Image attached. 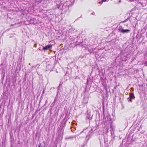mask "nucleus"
<instances>
[{
	"label": "nucleus",
	"mask_w": 147,
	"mask_h": 147,
	"mask_svg": "<svg viewBox=\"0 0 147 147\" xmlns=\"http://www.w3.org/2000/svg\"><path fill=\"white\" fill-rule=\"evenodd\" d=\"M88 79H87V83H88Z\"/></svg>",
	"instance_id": "nucleus-29"
},
{
	"label": "nucleus",
	"mask_w": 147,
	"mask_h": 147,
	"mask_svg": "<svg viewBox=\"0 0 147 147\" xmlns=\"http://www.w3.org/2000/svg\"><path fill=\"white\" fill-rule=\"evenodd\" d=\"M119 31L123 33H127L130 32V30L129 29H123L122 27L120 26L119 27L118 29Z\"/></svg>",
	"instance_id": "nucleus-3"
},
{
	"label": "nucleus",
	"mask_w": 147,
	"mask_h": 147,
	"mask_svg": "<svg viewBox=\"0 0 147 147\" xmlns=\"http://www.w3.org/2000/svg\"><path fill=\"white\" fill-rule=\"evenodd\" d=\"M82 132H83V131H82V132H81L80 133V134H81V133H82Z\"/></svg>",
	"instance_id": "nucleus-33"
},
{
	"label": "nucleus",
	"mask_w": 147,
	"mask_h": 147,
	"mask_svg": "<svg viewBox=\"0 0 147 147\" xmlns=\"http://www.w3.org/2000/svg\"><path fill=\"white\" fill-rule=\"evenodd\" d=\"M38 147H45V146H43V145L40 142Z\"/></svg>",
	"instance_id": "nucleus-12"
},
{
	"label": "nucleus",
	"mask_w": 147,
	"mask_h": 147,
	"mask_svg": "<svg viewBox=\"0 0 147 147\" xmlns=\"http://www.w3.org/2000/svg\"><path fill=\"white\" fill-rule=\"evenodd\" d=\"M26 75H27L26 73V72H25V75L24 76V77L23 79L24 82L25 81H26Z\"/></svg>",
	"instance_id": "nucleus-11"
},
{
	"label": "nucleus",
	"mask_w": 147,
	"mask_h": 147,
	"mask_svg": "<svg viewBox=\"0 0 147 147\" xmlns=\"http://www.w3.org/2000/svg\"><path fill=\"white\" fill-rule=\"evenodd\" d=\"M96 129H94L93 128L91 129V130L88 133L87 135L86 136V141H87L89 139L90 137L93 135V132Z\"/></svg>",
	"instance_id": "nucleus-2"
},
{
	"label": "nucleus",
	"mask_w": 147,
	"mask_h": 147,
	"mask_svg": "<svg viewBox=\"0 0 147 147\" xmlns=\"http://www.w3.org/2000/svg\"><path fill=\"white\" fill-rule=\"evenodd\" d=\"M95 14V13L94 12H93L92 13H91L92 15H94Z\"/></svg>",
	"instance_id": "nucleus-26"
},
{
	"label": "nucleus",
	"mask_w": 147,
	"mask_h": 147,
	"mask_svg": "<svg viewBox=\"0 0 147 147\" xmlns=\"http://www.w3.org/2000/svg\"><path fill=\"white\" fill-rule=\"evenodd\" d=\"M35 115V114H34L32 115V119H33L34 117V116Z\"/></svg>",
	"instance_id": "nucleus-22"
},
{
	"label": "nucleus",
	"mask_w": 147,
	"mask_h": 147,
	"mask_svg": "<svg viewBox=\"0 0 147 147\" xmlns=\"http://www.w3.org/2000/svg\"><path fill=\"white\" fill-rule=\"evenodd\" d=\"M34 45V46H35V45Z\"/></svg>",
	"instance_id": "nucleus-35"
},
{
	"label": "nucleus",
	"mask_w": 147,
	"mask_h": 147,
	"mask_svg": "<svg viewBox=\"0 0 147 147\" xmlns=\"http://www.w3.org/2000/svg\"><path fill=\"white\" fill-rule=\"evenodd\" d=\"M86 90H85V91H84V93H86Z\"/></svg>",
	"instance_id": "nucleus-27"
},
{
	"label": "nucleus",
	"mask_w": 147,
	"mask_h": 147,
	"mask_svg": "<svg viewBox=\"0 0 147 147\" xmlns=\"http://www.w3.org/2000/svg\"><path fill=\"white\" fill-rule=\"evenodd\" d=\"M29 65H30V63H29Z\"/></svg>",
	"instance_id": "nucleus-31"
},
{
	"label": "nucleus",
	"mask_w": 147,
	"mask_h": 147,
	"mask_svg": "<svg viewBox=\"0 0 147 147\" xmlns=\"http://www.w3.org/2000/svg\"><path fill=\"white\" fill-rule=\"evenodd\" d=\"M107 0H102L101 1L102 2V3L104 2H105Z\"/></svg>",
	"instance_id": "nucleus-21"
},
{
	"label": "nucleus",
	"mask_w": 147,
	"mask_h": 147,
	"mask_svg": "<svg viewBox=\"0 0 147 147\" xmlns=\"http://www.w3.org/2000/svg\"><path fill=\"white\" fill-rule=\"evenodd\" d=\"M55 102V101L54 100V101L52 103V104L53 105H54L55 104V102Z\"/></svg>",
	"instance_id": "nucleus-20"
},
{
	"label": "nucleus",
	"mask_w": 147,
	"mask_h": 147,
	"mask_svg": "<svg viewBox=\"0 0 147 147\" xmlns=\"http://www.w3.org/2000/svg\"><path fill=\"white\" fill-rule=\"evenodd\" d=\"M10 142H14V140L13 138V135H11V134H10Z\"/></svg>",
	"instance_id": "nucleus-8"
},
{
	"label": "nucleus",
	"mask_w": 147,
	"mask_h": 147,
	"mask_svg": "<svg viewBox=\"0 0 147 147\" xmlns=\"http://www.w3.org/2000/svg\"><path fill=\"white\" fill-rule=\"evenodd\" d=\"M88 51L90 52V54H91V53H93V52H92V51H91V50L92 51H93V50L92 49H88Z\"/></svg>",
	"instance_id": "nucleus-13"
},
{
	"label": "nucleus",
	"mask_w": 147,
	"mask_h": 147,
	"mask_svg": "<svg viewBox=\"0 0 147 147\" xmlns=\"http://www.w3.org/2000/svg\"><path fill=\"white\" fill-rule=\"evenodd\" d=\"M44 92V91H43V93Z\"/></svg>",
	"instance_id": "nucleus-36"
},
{
	"label": "nucleus",
	"mask_w": 147,
	"mask_h": 147,
	"mask_svg": "<svg viewBox=\"0 0 147 147\" xmlns=\"http://www.w3.org/2000/svg\"><path fill=\"white\" fill-rule=\"evenodd\" d=\"M131 90H134V88L133 87H132L131 88Z\"/></svg>",
	"instance_id": "nucleus-24"
},
{
	"label": "nucleus",
	"mask_w": 147,
	"mask_h": 147,
	"mask_svg": "<svg viewBox=\"0 0 147 147\" xmlns=\"http://www.w3.org/2000/svg\"><path fill=\"white\" fill-rule=\"evenodd\" d=\"M112 122V121H111V123ZM110 123H111V122H110Z\"/></svg>",
	"instance_id": "nucleus-34"
},
{
	"label": "nucleus",
	"mask_w": 147,
	"mask_h": 147,
	"mask_svg": "<svg viewBox=\"0 0 147 147\" xmlns=\"http://www.w3.org/2000/svg\"><path fill=\"white\" fill-rule=\"evenodd\" d=\"M74 78L75 79H80V77L78 76H76L75 77H74Z\"/></svg>",
	"instance_id": "nucleus-17"
},
{
	"label": "nucleus",
	"mask_w": 147,
	"mask_h": 147,
	"mask_svg": "<svg viewBox=\"0 0 147 147\" xmlns=\"http://www.w3.org/2000/svg\"><path fill=\"white\" fill-rule=\"evenodd\" d=\"M58 89H57V90H58V91L57 92V94H56V97H55V98L54 99V101H55V102H56L57 100V97H58V93H59V86L58 87Z\"/></svg>",
	"instance_id": "nucleus-9"
},
{
	"label": "nucleus",
	"mask_w": 147,
	"mask_h": 147,
	"mask_svg": "<svg viewBox=\"0 0 147 147\" xmlns=\"http://www.w3.org/2000/svg\"><path fill=\"white\" fill-rule=\"evenodd\" d=\"M63 128L61 127H60L59 129V132L60 133V134H62V135L63 136Z\"/></svg>",
	"instance_id": "nucleus-6"
},
{
	"label": "nucleus",
	"mask_w": 147,
	"mask_h": 147,
	"mask_svg": "<svg viewBox=\"0 0 147 147\" xmlns=\"http://www.w3.org/2000/svg\"><path fill=\"white\" fill-rule=\"evenodd\" d=\"M57 8L61 10L62 11L66 12L69 8L68 5H67L65 3L64 4L61 3L60 0H55Z\"/></svg>",
	"instance_id": "nucleus-1"
},
{
	"label": "nucleus",
	"mask_w": 147,
	"mask_h": 147,
	"mask_svg": "<svg viewBox=\"0 0 147 147\" xmlns=\"http://www.w3.org/2000/svg\"><path fill=\"white\" fill-rule=\"evenodd\" d=\"M119 2H121V0H120L119 1Z\"/></svg>",
	"instance_id": "nucleus-32"
},
{
	"label": "nucleus",
	"mask_w": 147,
	"mask_h": 147,
	"mask_svg": "<svg viewBox=\"0 0 147 147\" xmlns=\"http://www.w3.org/2000/svg\"><path fill=\"white\" fill-rule=\"evenodd\" d=\"M88 98H86L84 96V98L83 102L84 103L86 104L88 102Z\"/></svg>",
	"instance_id": "nucleus-7"
},
{
	"label": "nucleus",
	"mask_w": 147,
	"mask_h": 147,
	"mask_svg": "<svg viewBox=\"0 0 147 147\" xmlns=\"http://www.w3.org/2000/svg\"><path fill=\"white\" fill-rule=\"evenodd\" d=\"M108 120L111 121L112 120V119H111V118H110L109 119H108Z\"/></svg>",
	"instance_id": "nucleus-25"
},
{
	"label": "nucleus",
	"mask_w": 147,
	"mask_h": 147,
	"mask_svg": "<svg viewBox=\"0 0 147 147\" xmlns=\"http://www.w3.org/2000/svg\"><path fill=\"white\" fill-rule=\"evenodd\" d=\"M65 123L64 124L63 123L61 124V125L60 127L64 128V127L65 126Z\"/></svg>",
	"instance_id": "nucleus-15"
},
{
	"label": "nucleus",
	"mask_w": 147,
	"mask_h": 147,
	"mask_svg": "<svg viewBox=\"0 0 147 147\" xmlns=\"http://www.w3.org/2000/svg\"><path fill=\"white\" fill-rule=\"evenodd\" d=\"M52 47V46L51 45H49L44 47L42 48V50L43 51H45L50 49Z\"/></svg>",
	"instance_id": "nucleus-5"
},
{
	"label": "nucleus",
	"mask_w": 147,
	"mask_h": 147,
	"mask_svg": "<svg viewBox=\"0 0 147 147\" xmlns=\"http://www.w3.org/2000/svg\"><path fill=\"white\" fill-rule=\"evenodd\" d=\"M32 24H35L33 22L32 23Z\"/></svg>",
	"instance_id": "nucleus-30"
},
{
	"label": "nucleus",
	"mask_w": 147,
	"mask_h": 147,
	"mask_svg": "<svg viewBox=\"0 0 147 147\" xmlns=\"http://www.w3.org/2000/svg\"><path fill=\"white\" fill-rule=\"evenodd\" d=\"M104 86L105 85V84H104L103 83L102 84Z\"/></svg>",
	"instance_id": "nucleus-28"
},
{
	"label": "nucleus",
	"mask_w": 147,
	"mask_h": 147,
	"mask_svg": "<svg viewBox=\"0 0 147 147\" xmlns=\"http://www.w3.org/2000/svg\"><path fill=\"white\" fill-rule=\"evenodd\" d=\"M130 17H128L127 18V19L128 20H129L130 19Z\"/></svg>",
	"instance_id": "nucleus-23"
},
{
	"label": "nucleus",
	"mask_w": 147,
	"mask_h": 147,
	"mask_svg": "<svg viewBox=\"0 0 147 147\" xmlns=\"http://www.w3.org/2000/svg\"><path fill=\"white\" fill-rule=\"evenodd\" d=\"M74 138V136H70V137H67V139H72L73 138Z\"/></svg>",
	"instance_id": "nucleus-16"
},
{
	"label": "nucleus",
	"mask_w": 147,
	"mask_h": 147,
	"mask_svg": "<svg viewBox=\"0 0 147 147\" xmlns=\"http://www.w3.org/2000/svg\"><path fill=\"white\" fill-rule=\"evenodd\" d=\"M135 97L134 96V94L133 93H130L129 94V97L127 98L128 101L130 102H132V99H134Z\"/></svg>",
	"instance_id": "nucleus-4"
},
{
	"label": "nucleus",
	"mask_w": 147,
	"mask_h": 147,
	"mask_svg": "<svg viewBox=\"0 0 147 147\" xmlns=\"http://www.w3.org/2000/svg\"><path fill=\"white\" fill-rule=\"evenodd\" d=\"M86 57L85 55H81L79 57L78 59L80 60H81L82 59H83L84 60V59L86 58Z\"/></svg>",
	"instance_id": "nucleus-10"
},
{
	"label": "nucleus",
	"mask_w": 147,
	"mask_h": 147,
	"mask_svg": "<svg viewBox=\"0 0 147 147\" xmlns=\"http://www.w3.org/2000/svg\"><path fill=\"white\" fill-rule=\"evenodd\" d=\"M127 20H128L127 19H126L124 21H123L122 22H121L122 23H124V22H127Z\"/></svg>",
	"instance_id": "nucleus-18"
},
{
	"label": "nucleus",
	"mask_w": 147,
	"mask_h": 147,
	"mask_svg": "<svg viewBox=\"0 0 147 147\" xmlns=\"http://www.w3.org/2000/svg\"><path fill=\"white\" fill-rule=\"evenodd\" d=\"M144 64L145 66H147V61L145 62Z\"/></svg>",
	"instance_id": "nucleus-19"
},
{
	"label": "nucleus",
	"mask_w": 147,
	"mask_h": 147,
	"mask_svg": "<svg viewBox=\"0 0 147 147\" xmlns=\"http://www.w3.org/2000/svg\"><path fill=\"white\" fill-rule=\"evenodd\" d=\"M136 104L138 105H139L141 103V102L140 100H138L136 102Z\"/></svg>",
	"instance_id": "nucleus-14"
}]
</instances>
